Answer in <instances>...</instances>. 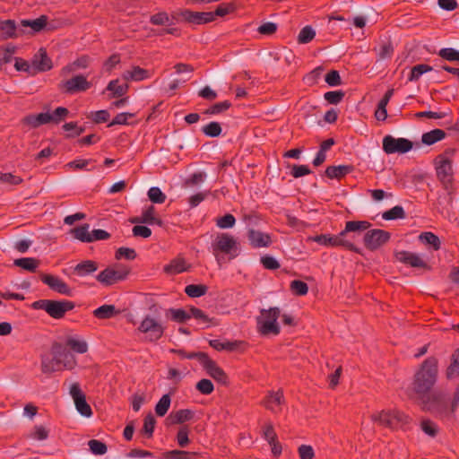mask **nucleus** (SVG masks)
I'll list each match as a JSON object with an SVG mask.
<instances>
[{"mask_svg":"<svg viewBox=\"0 0 459 459\" xmlns=\"http://www.w3.org/2000/svg\"><path fill=\"white\" fill-rule=\"evenodd\" d=\"M437 359L435 357L427 358L414 375L413 390L419 397L429 393L437 378Z\"/></svg>","mask_w":459,"mask_h":459,"instance_id":"1","label":"nucleus"},{"mask_svg":"<svg viewBox=\"0 0 459 459\" xmlns=\"http://www.w3.org/2000/svg\"><path fill=\"white\" fill-rule=\"evenodd\" d=\"M420 400L421 410L430 412L437 418H448L451 414L450 398L441 392L434 391L419 397Z\"/></svg>","mask_w":459,"mask_h":459,"instance_id":"2","label":"nucleus"},{"mask_svg":"<svg viewBox=\"0 0 459 459\" xmlns=\"http://www.w3.org/2000/svg\"><path fill=\"white\" fill-rule=\"evenodd\" d=\"M212 252L219 262L221 255H229L233 259L238 255L239 244L235 237L230 233H218L211 245Z\"/></svg>","mask_w":459,"mask_h":459,"instance_id":"3","label":"nucleus"},{"mask_svg":"<svg viewBox=\"0 0 459 459\" xmlns=\"http://www.w3.org/2000/svg\"><path fill=\"white\" fill-rule=\"evenodd\" d=\"M373 422L390 429H403L411 422V418L398 410H383L371 415Z\"/></svg>","mask_w":459,"mask_h":459,"instance_id":"4","label":"nucleus"},{"mask_svg":"<svg viewBox=\"0 0 459 459\" xmlns=\"http://www.w3.org/2000/svg\"><path fill=\"white\" fill-rule=\"evenodd\" d=\"M281 316V309L277 307L269 309H261L260 316L256 318L257 329L262 335H278L281 327L277 322Z\"/></svg>","mask_w":459,"mask_h":459,"instance_id":"5","label":"nucleus"},{"mask_svg":"<svg viewBox=\"0 0 459 459\" xmlns=\"http://www.w3.org/2000/svg\"><path fill=\"white\" fill-rule=\"evenodd\" d=\"M34 309L47 312L52 318L61 319L65 313L74 308V303L70 300L39 299L31 305Z\"/></svg>","mask_w":459,"mask_h":459,"instance_id":"6","label":"nucleus"},{"mask_svg":"<svg viewBox=\"0 0 459 459\" xmlns=\"http://www.w3.org/2000/svg\"><path fill=\"white\" fill-rule=\"evenodd\" d=\"M454 150H446L435 159V169L438 180L446 188L452 184L454 179L453 160Z\"/></svg>","mask_w":459,"mask_h":459,"instance_id":"7","label":"nucleus"},{"mask_svg":"<svg viewBox=\"0 0 459 459\" xmlns=\"http://www.w3.org/2000/svg\"><path fill=\"white\" fill-rule=\"evenodd\" d=\"M371 224L367 221H347L344 230L337 234V237H341L340 239L343 242V244H338L339 247H344L354 253L360 254V249L353 243L354 237L350 236L349 233L362 232L368 230Z\"/></svg>","mask_w":459,"mask_h":459,"instance_id":"8","label":"nucleus"},{"mask_svg":"<svg viewBox=\"0 0 459 459\" xmlns=\"http://www.w3.org/2000/svg\"><path fill=\"white\" fill-rule=\"evenodd\" d=\"M137 330L145 334V340L150 342L159 341L165 332V326L151 316H146L140 323Z\"/></svg>","mask_w":459,"mask_h":459,"instance_id":"9","label":"nucleus"},{"mask_svg":"<svg viewBox=\"0 0 459 459\" xmlns=\"http://www.w3.org/2000/svg\"><path fill=\"white\" fill-rule=\"evenodd\" d=\"M129 269L123 264L109 266L101 271L96 277L102 285L110 286L124 281L129 274Z\"/></svg>","mask_w":459,"mask_h":459,"instance_id":"10","label":"nucleus"},{"mask_svg":"<svg viewBox=\"0 0 459 459\" xmlns=\"http://www.w3.org/2000/svg\"><path fill=\"white\" fill-rule=\"evenodd\" d=\"M412 146V142L406 138H394L392 135H385L383 138V150L386 154L406 153Z\"/></svg>","mask_w":459,"mask_h":459,"instance_id":"11","label":"nucleus"},{"mask_svg":"<svg viewBox=\"0 0 459 459\" xmlns=\"http://www.w3.org/2000/svg\"><path fill=\"white\" fill-rule=\"evenodd\" d=\"M91 87V83L87 80L86 76L77 74L74 77L63 81L59 84V90L67 94H75L88 91Z\"/></svg>","mask_w":459,"mask_h":459,"instance_id":"12","label":"nucleus"},{"mask_svg":"<svg viewBox=\"0 0 459 459\" xmlns=\"http://www.w3.org/2000/svg\"><path fill=\"white\" fill-rule=\"evenodd\" d=\"M391 235L388 231L379 229L368 230L363 238L365 247L375 251L389 241Z\"/></svg>","mask_w":459,"mask_h":459,"instance_id":"13","label":"nucleus"},{"mask_svg":"<svg viewBox=\"0 0 459 459\" xmlns=\"http://www.w3.org/2000/svg\"><path fill=\"white\" fill-rule=\"evenodd\" d=\"M70 395L72 396L76 410L85 417H90L92 414L91 406L86 402L85 394L82 393L79 383H74L70 387Z\"/></svg>","mask_w":459,"mask_h":459,"instance_id":"14","label":"nucleus"},{"mask_svg":"<svg viewBox=\"0 0 459 459\" xmlns=\"http://www.w3.org/2000/svg\"><path fill=\"white\" fill-rule=\"evenodd\" d=\"M185 22L193 24H205L214 21L212 12H194L189 9L180 10L178 13Z\"/></svg>","mask_w":459,"mask_h":459,"instance_id":"15","label":"nucleus"},{"mask_svg":"<svg viewBox=\"0 0 459 459\" xmlns=\"http://www.w3.org/2000/svg\"><path fill=\"white\" fill-rule=\"evenodd\" d=\"M201 365L205 369L207 374L215 381L224 385H228L229 381L227 374L208 355L204 357V360L202 361Z\"/></svg>","mask_w":459,"mask_h":459,"instance_id":"16","label":"nucleus"},{"mask_svg":"<svg viewBox=\"0 0 459 459\" xmlns=\"http://www.w3.org/2000/svg\"><path fill=\"white\" fill-rule=\"evenodd\" d=\"M396 259L411 267L429 269L428 264L420 257V255L409 251H400L395 254Z\"/></svg>","mask_w":459,"mask_h":459,"instance_id":"17","label":"nucleus"},{"mask_svg":"<svg viewBox=\"0 0 459 459\" xmlns=\"http://www.w3.org/2000/svg\"><path fill=\"white\" fill-rule=\"evenodd\" d=\"M40 280L54 291L67 296L71 294V290L68 285L57 276L42 273Z\"/></svg>","mask_w":459,"mask_h":459,"instance_id":"18","label":"nucleus"},{"mask_svg":"<svg viewBox=\"0 0 459 459\" xmlns=\"http://www.w3.org/2000/svg\"><path fill=\"white\" fill-rule=\"evenodd\" d=\"M56 343L52 346L51 354L45 355L41 359V371L45 374H50L60 371V360L57 357Z\"/></svg>","mask_w":459,"mask_h":459,"instance_id":"19","label":"nucleus"},{"mask_svg":"<svg viewBox=\"0 0 459 459\" xmlns=\"http://www.w3.org/2000/svg\"><path fill=\"white\" fill-rule=\"evenodd\" d=\"M283 403V393L278 390L276 392H268L262 403L267 410H270L273 413H278L281 411V404Z\"/></svg>","mask_w":459,"mask_h":459,"instance_id":"20","label":"nucleus"},{"mask_svg":"<svg viewBox=\"0 0 459 459\" xmlns=\"http://www.w3.org/2000/svg\"><path fill=\"white\" fill-rule=\"evenodd\" d=\"M31 65L34 75L38 73L46 72L52 68V61L48 56L46 50L43 48H40L39 52L34 55Z\"/></svg>","mask_w":459,"mask_h":459,"instance_id":"21","label":"nucleus"},{"mask_svg":"<svg viewBox=\"0 0 459 459\" xmlns=\"http://www.w3.org/2000/svg\"><path fill=\"white\" fill-rule=\"evenodd\" d=\"M57 357L60 360V370L73 369L76 365L75 357L59 343H56Z\"/></svg>","mask_w":459,"mask_h":459,"instance_id":"22","label":"nucleus"},{"mask_svg":"<svg viewBox=\"0 0 459 459\" xmlns=\"http://www.w3.org/2000/svg\"><path fill=\"white\" fill-rule=\"evenodd\" d=\"M190 266L184 257L178 255L172 259L169 264H166L163 271L167 274L175 275L188 271Z\"/></svg>","mask_w":459,"mask_h":459,"instance_id":"23","label":"nucleus"},{"mask_svg":"<svg viewBox=\"0 0 459 459\" xmlns=\"http://www.w3.org/2000/svg\"><path fill=\"white\" fill-rule=\"evenodd\" d=\"M248 240L253 247H265L270 246L272 240L268 234L250 229L247 233Z\"/></svg>","mask_w":459,"mask_h":459,"instance_id":"24","label":"nucleus"},{"mask_svg":"<svg viewBox=\"0 0 459 459\" xmlns=\"http://www.w3.org/2000/svg\"><path fill=\"white\" fill-rule=\"evenodd\" d=\"M50 113H39L37 115L30 114L24 117L22 120L23 125H26L31 128H37L42 125L50 123Z\"/></svg>","mask_w":459,"mask_h":459,"instance_id":"25","label":"nucleus"},{"mask_svg":"<svg viewBox=\"0 0 459 459\" xmlns=\"http://www.w3.org/2000/svg\"><path fill=\"white\" fill-rule=\"evenodd\" d=\"M195 417V411L189 409H181L170 412L167 420L170 424H183L186 421H190Z\"/></svg>","mask_w":459,"mask_h":459,"instance_id":"26","label":"nucleus"},{"mask_svg":"<svg viewBox=\"0 0 459 459\" xmlns=\"http://www.w3.org/2000/svg\"><path fill=\"white\" fill-rule=\"evenodd\" d=\"M72 270L74 274L80 277H85L98 270V264L92 260H84L77 264Z\"/></svg>","mask_w":459,"mask_h":459,"instance_id":"27","label":"nucleus"},{"mask_svg":"<svg viewBox=\"0 0 459 459\" xmlns=\"http://www.w3.org/2000/svg\"><path fill=\"white\" fill-rule=\"evenodd\" d=\"M122 77L125 81H143L150 77L148 70L140 66H133L131 70H126L123 73Z\"/></svg>","mask_w":459,"mask_h":459,"instance_id":"28","label":"nucleus"},{"mask_svg":"<svg viewBox=\"0 0 459 459\" xmlns=\"http://www.w3.org/2000/svg\"><path fill=\"white\" fill-rule=\"evenodd\" d=\"M120 314V310L117 309L114 305H102L94 309L92 315L98 319H110Z\"/></svg>","mask_w":459,"mask_h":459,"instance_id":"29","label":"nucleus"},{"mask_svg":"<svg viewBox=\"0 0 459 459\" xmlns=\"http://www.w3.org/2000/svg\"><path fill=\"white\" fill-rule=\"evenodd\" d=\"M352 170L353 167L351 165L328 166L325 169V175L332 179H341L352 172Z\"/></svg>","mask_w":459,"mask_h":459,"instance_id":"30","label":"nucleus"},{"mask_svg":"<svg viewBox=\"0 0 459 459\" xmlns=\"http://www.w3.org/2000/svg\"><path fill=\"white\" fill-rule=\"evenodd\" d=\"M174 20H176V15L172 14L169 16V14L166 12H159L157 13H154L151 15L150 17V22L153 25L158 26H170L173 25Z\"/></svg>","mask_w":459,"mask_h":459,"instance_id":"31","label":"nucleus"},{"mask_svg":"<svg viewBox=\"0 0 459 459\" xmlns=\"http://www.w3.org/2000/svg\"><path fill=\"white\" fill-rule=\"evenodd\" d=\"M39 260L34 257H22L13 261V264L25 271L35 273L39 266Z\"/></svg>","mask_w":459,"mask_h":459,"instance_id":"32","label":"nucleus"},{"mask_svg":"<svg viewBox=\"0 0 459 459\" xmlns=\"http://www.w3.org/2000/svg\"><path fill=\"white\" fill-rule=\"evenodd\" d=\"M90 225L87 223H84L81 226H78L76 228H74L71 230V234L74 236V238L84 242V243H91V232H90Z\"/></svg>","mask_w":459,"mask_h":459,"instance_id":"33","label":"nucleus"},{"mask_svg":"<svg viewBox=\"0 0 459 459\" xmlns=\"http://www.w3.org/2000/svg\"><path fill=\"white\" fill-rule=\"evenodd\" d=\"M340 238L341 237H337V235L321 234L316 236L314 241L322 246L337 247L338 244H343Z\"/></svg>","mask_w":459,"mask_h":459,"instance_id":"34","label":"nucleus"},{"mask_svg":"<svg viewBox=\"0 0 459 459\" xmlns=\"http://www.w3.org/2000/svg\"><path fill=\"white\" fill-rule=\"evenodd\" d=\"M90 63V58L87 56H82L76 60H74L72 64H69L64 66L61 69V75L66 76L68 74L75 71L76 68H86L88 67Z\"/></svg>","mask_w":459,"mask_h":459,"instance_id":"35","label":"nucleus"},{"mask_svg":"<svg viewBox=\"0 0 459 459\" xmlns=\"http://www.w3.org/2000/svg\"><path fill=\"white\" fill-rule=\"evenodd\" d=\"M240 343H241V342H238V341L221 342V340H218V339L211 340L209 342L210 346L218 351H233L239 346Z\"/></svg>","mask_w":459,"mask_h":459,"instance_id":"36","label":"nucleus"},{"mask_svg":"<svg viewBox=\"0 0 459 459\" xmlns=\"http://www.w3.org/2000/svg\"><path fill=\"white\" fill-rule=\"evenodd\" d=\"M446 137V132L442 129H433L422 134L421 141L424 144L431 145L443 140Z\"/></svg>","mask_w":459,"mask_h":459,"instance_id":"37","label":"nucleus"},{"mask_svg":"<svg viewBox=\"0 0 459 459\" xmlns=\"http://www.w3.org/2000/svg\"><path fill=\"white\" fill-rule=\"evenodd\" d=\"M0 30L3 33L4 39H14L17 38L16 24L13 20H5L0 22Z\"/></svg>","mask_w":459,"mask_h":459,"instance_id":"38","label":"nucleus"},{"mask_svg":"<svg viewBox=\"0 0 459 459\" xmlns=\"http://www.w3.org/2000/svg\"><path fill=\"white\" fill-rule=\"evenodd\" d=\"M419 239L425 245H429L430 247H432V248L434 250H439L440 247H441V241L439 239V238L430 232V231H427V232H422L420 236H419Z\"/></svg>","mask_w":459,"mask_h":459,"instance_id":"39","label":"nucleus"},{"mask_svg":"<svg viewBox=\"0 0 459 459\" xmlns=\"http://www.w3.org/2000/svg\"><path fill=\"white\" fill-rule=\"evenodd\" d=\"M48 23V17L41 15L35 20H22V25L23 27H30L34 32L42 30Z\"/></svg>","mask_w":459,"mask_h":459,"instance_id":"40","label":"nucleus"},{"mask_svg":"<svg viewBox=\"0 0 459 459\" xmlns=\"http://www.w3.org/2000/svg\"><path fill=\"white\" fill-rule=\"evenodd\" d=\"M166 316L177 323H185L189 319L188 310L182 308H169L166 311Z\"/></svg>","mask_w":459,"mask_h":459,"instance_id":"41","label":"nucleus"},{"mask_svg":"<svg viewBox=\"0 0 459 459\" xmlns=\"http://www.w3.org/2000/svg\"><path fill=\"white\" fill-rule=\"evenodd\" d=\"M128 84H120L118 80H112L108 82L107 90L112 91L113 97H121L128 91Z\"/></svg>","mask_w":459,"mask_h":459,"instance_id":"42","label":"nucleus"},{"mask_svg":"<svg viewBox=\"0 0 459 459\" xmlns=\"http://www.w3.org/2000/svg\"><path fill=\"white\" fill-rule=\"evenodd\" d=\"M155 207L153 205L148 206L146 209H144L142 212V221L143 223H147L150 225L152 224H158L161 225L162 221L160 219H157L155 217Z\"/></svg>","mask_w":459,"mask_h":459,"instance_id":"43","label":"nucleus"},{"mask_svg":"<svg viewBox=\"0 0 459 459\" xmlns=\"http://www.w3.org/2000/svg\"><path fill=\"white\" fill-rule=\"evenodd\" d=\"M208 287L204 284H189L186 286L185 292L190 298H199L206 294Z\"/></svg>","mask_w":459,"mask_h":459,"instance_id":"44","label":"nucleus"},{"mask_svg":"<svg viewBox=\"0 0 459 459\" xmlns=\"http://www.w3.org/2000/svg\"><path fill=\"white\" fill-rule=\"evenodd\" d=\"M66 345L74 351L83 354L88 351V344L84 340L70 337L66 341Z\"/></svg>","mask_w":459,"mask_h":459,"instance_id":"45","label":"nucleus"},{"mask_svg":"<svg viewBox=\"0 0 459 459\" xmlns=\"http://www.w3.org/2000/svg\"><path fill=\"white\" fill-rule=\"evenodd\" d=\"M421 430L430 437H435L439 431L438 426L429 419H422L420 421Z\"/></svg>","mask_w":459,"mask_h":459,"instance_id":"46","label":"nucleus"},{"mask_svg":"<svg viewBox=\"0 0 459 459\" xmlns=\"http://www.w3.org/2000/svg\"><path fill=\"white\" fill-rule=\"evenodd\" d=\"M171 403L170 395L166 394L161 396L155 405V412L159 417H163L169 411Z\"/></svg>","mask_w":459,"mask_h":459,"instance_id":"47","label":"nucleus"},{"mask_svg":"<svg viewBox=\"0 0 459 459\" xmlns=\"http://www.w3.org/2000/svg\"><path fill=\"white\" fill-rule=\"evenodd\" d=\"M432 70H433L432 66H430L429 65H426V64L417 65L411 68L408 79L411 82H416L420 79V77L423 74L430 72Z\"/></svg>","mask_w":459,"mask_h":459,"instance_id":"48","label":"nucleus"},{"mask_svg":"<svg viewBox=\"0 0 459 459\" xmlns=\"http://www.w3.org/2000/svg\"><path fill=\"white\" fill-rule=\"evenodd\" d=\"M170 352L178 354L182 359H196L200 364H202V361L204 360V357L207 356V353L205 352H186L184 350H177V349H171Z\"/></svg>","mask_w":459,"mask_h":459,"instance_id":"49","label":"nucleus"},{"mask_svg":"<svg viewBox=\"0 0 459 459\" xmlns=\"http://www.w3.org/2000/svg\"><path fill=\"white\" fill-rule=\"evenodd\" d=\"M382 218L386 221L403 219L405 218V212L402 206L396 205L385 212Z\"/></svg>","mask_w":459,"mask_h":459,"instance_id":"50","label":"nucleus"},{"mask_svg":"<svg viewBox=\"0 0 459 459\" xmlns=\"http://www.w3.org/2000/svg\"><path fill=\"white\" fill-rule=\"evenodd\" d=\"M189 432H190L189 428L186 425H184L179 428V429L177 433L176 440L178 442V445L180 447H186L189 445V443H190V439L188 437Z\"/></svg>","mask_w":459,"mask_h":459,"instance_id":"51","label":"nucleus"},{"mask_svg":"<svg viewBox=\"0 0 459 459\" xmlns=\"http://www.w3.org/2000/svg\"><path fill=\"white\" fill-rule=\"evenodd\" d=\"M221 126L218 122H210L202 127V132L209 137H217L221 134Z\"/></svg>","mask_w":459,"mask_h":459,"instance_id":"52","label":"nucleus"},{"mask_svg":"<svg viewBox=\"0 0 459 459\" xmlns=\"http://www.w3.org/2000/svg\"><path fill=\"white\" fill-rule=\"evenodd\" d=\"M316 36V31L310 26H306L301 29L298 36V42L299 44L309 43Z\"/></svg>","mask_w":459,"mask_h":459,"instance_id":"53","label":"nucleus"},{"mask_svg":"<svg viewBox=\"0 0 459 459\" xmlns=\"http://www.w3.org/2000/svg\"><path fill=\"white\" fill-rule=\"evenodd\" d=\"M188 315H189V319L194 317L195 319L204 324L206 326H208L211 322V319L209 318V316L203 310H201L200 308L195 307H191L188 309Z\"/></svg>","mask_w":459,"mask_h":459,"instance_id":"54","label":"nucleus"},{"mask_svg":"<svg viewBox=\"0 0 459 459\" xmlns=\"http://www.w3.org/2000/svg\"><path fill=\"white\" fill-rule=\"evenodd\" d=\"M95 160L92 159L88 160H75L66 164V167L74 169H85L87 171H91L94 169V167L88 168L89 165L94 163Z\"/></svg>","mask_w":459,"mask_h":459,"instance_id":"55","label":"nucleus"},{"mask_svg":"<svg viewBox=\"0 0 459 459\" xmlns=\"http://www.w3.org/2000/svg\"><path fill=\"white\" fill-rule=\"evenodd\" d=\"M147 195L153 204H163L166 201V195L157 186L151 187Z\"/></svg>","mask_w":459,"mask_h":459,"instance_id":"56","label":"nucleus"},{"mask_svg":"<svg viewBox=\"0 0 459 459\" xmlns=\"http://www.w3.org/2000/svg\"><path fill=\"white\" fill-rule=\"evenodd\" d=\"M88 446L91 452L96 455H102L108 451L106 444L97 439H91Z\"/></svg>","mask_w":459,"mask_h":459,"instance_id":"57","label":"nucleus"},{"mask_svg":"<svg viewBox=\"0 0 459 459\" xmlns=\"http://www.w3.org/2000/svg\"><path fill=\"white\" fill-rule=\"evenodd\" d=\"M197 455L195 452H187L184 450H171L167 453L169 459H195Z\"/></svg>","mask_w":459,"mask_h":459,"instance_id":"58","label":"nucleus"},{"mask_svg":"<svg viewBox=\"0 0 459 459\" xmlns=\"http://www.w3.org/2000/svg\"><path fill=\"white\" fill-rule=\"evenodd\" d=\"M290 290L298 296H304L308 291V286L306 282L299 281V280H294L290 282Z\"/></svg>","mask_w":459,"mask_h":459,"instance_id":"59","label":"nucleus"},{"mask_svg":"<svg viewBox=\"0 0 459 459\" xmlns=\"http://www.w3.org/2000/svg\"><path fill=\"white\" fill-rule=\"evenodd\" d=\"M231 106V103L228 100L218 102L211 106L204 111V114L207 115H216L220 114L227 109H229Z\"/></svg>","mask_w":459,"mask_h":459,"instance_id":"60","label":"nucleus"},{"mask_svg":"<svg viewBox=\"0 0 459 459\" xmlns=\"http://www.w3.org/2000/svg\"><path fill=\"white\" fill-rule=\"evenodd\" d=\"M438 56L447 61L459 62V51L452 48H441L438 52Z\"/></svg>","mask_w":459,"mask_h":459,"instance_id":"61","label":"nucleus"},{"mask_svg":"<svg viewBox=\"0 0 459 459\" xmlns=\"http://www.w3.org/2000/svg\"><path fill=\"white\" fill-rule=\"evenodd\" d=\"M48 434L49 430L47 429L45 427L41 425H36L33 428V430L30 432V437L35 440L42 441L46 440L48 437Z\"/></svg>","mask_w":459,"mask_h":459,"instance_id":"62","label":"nucleus"},{"mask_svg":"<svg viewBox=\"0 0 459 459\" xmlns=\"http://www.w3.org/2000/svg\"><path fill=\"white\" fill-rule=\"evenodd\" d=\"M236 223V219L232 214H225L222 217H219L216 219V225L220 229H230Z\"/></svg>","mask_w":459,"mask_h":459,"instance_id":"63","label":"nucleus"},{"mask_svg":"<svg viewBox=\"0 0 459 459\" xmlns=\"http://www.w3.org/2000/svg\"><path fill=\"white\" fill-rule=\"evenodd\" d=\"M155 424L156 420L154 416L152 413L147 414L144 418L143 431L147 435L148 437H152Z\"/></svg>","mask_w":459,"mask_h":459,"instance_id":"64","label":"nucleus"}]
</instances>
